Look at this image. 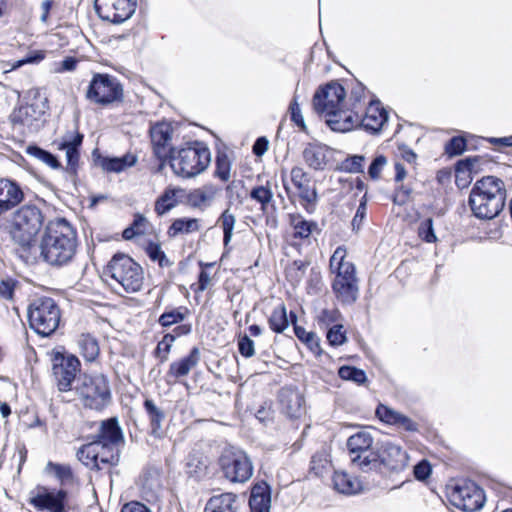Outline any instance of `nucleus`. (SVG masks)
I'll return each mask as SVG.
<instances>
[{
  "label": "nucleus",
  "mask_w": 512,
  "mask_h": 512,
  "mask_svg": "<svg viewBox=\"0 0 512 512\" xmlns=\"http://www.w3.org/2000/svg\"><path fill=\"white\" fill-rule=\"evenodd\" d=\"M374 438L368 431H358L347 439V450L350 461L364 473H368L371 460L374 457L376 446H373Z\"/></svg>",
  "instance_id": "ddd939ff"
},
{
  "label": "nucleus",
  "mask_w": 512,
  "mask_h": 512,
  "mask_svg": "<svg viewBox=\"0 0 512 512\" xmlns=\"http://www.w3.org/2000/svg\"><path fill=\"white\" fill-rule=\"evenodd\" d=\"M23 199V192L12 181L0 180V215L9 211Z\"/></svg>",
  "instance_id": "4be33fe9"
},
{
  "label": "nucleus",
  "mask_w": 512,
  "mask_h": 512,
  "mask_svg": "<svg viewBox=\"0 0 512 512\" xmlns=\"http://www.w3.org/2000/svg\"><path fill=\"white\" fill-rule=\"evenodd\" d=\"M249 505L251 512H270V492L266 483L253 486Z\"/></svg>",
  "instance_id": "7c9ffc66"
},
{
  "label": "nucleus",
  "mask_w": 512,
  "mask_h": 512,
  "mask_svg": "<svg viewBox=\"0 0 512 512\" xmlns=\"http://www.w3.org/2000/svg\"><path fill=\"white\" fill-rule=\"evenodd\" d=\"M238 350L246 358L252 357L255 353L254 342L247 336H240L238 339Z\"/></svg>",
  "instance_id": "774afa93"
},
{
  "label": "nucleus",
  "mask_w": 512,
  "mask_h": 512,
  "mask_svg": "<svg viewBox=\"0 0 512 512\" xmlns=\"http://www.w3.org/2000/svg\"><path fill=\"white\" fill-rule=\"evenodd\" d=\"M431 474L432 466L427 459H421L413 467V476L417 481L424 482L431 476Z\"/></svg>",
  "instance_id": "13d9d810"
},
{
  "label": "nucleus",
  "mask_w": 512,
  "mask_h": 512,
  "mask_svg": "<svg viewBox=\"0 0 512 512\" xmlns=\"http://www.w3.org/2000/svg\"><path fill=\"white\" fill-rule=\"evenodd\" d=\"M331 467L332 460L330 447L323 445L312 455L309 472L314 474L316 477H322L330 471Z\"/></svg>",
  "instance_id": "2f4dec72"
},
{
  "label": "nucleus",
  "mask_w": 512,
  "mask_h": 512,
  "mask_svg": "<svg viewBox=\"0 0 512 512\" xmlns=\"http://www.w3.org/2000/svg\"><path fill=\"white\" fill-rule=\"evenodd\" d=\"M43 101H36L29 105H20L9 115V122L13 126L39 127L45 114Z\"/></svg>",
  "instance_id": "6ab92c4d"
},
{
  "label": "nucleus",
  "mask_w": 512,
  "mask_h": 512,
  "mask_svg": "<svg viewBox=\"0 0 512 512\" xmlns=\"http://www.w3.org/2000/svg\"><path fill=\"white\" fill-rule=\"evenodd\" d=\"M331 149L322 143H309L303 151L306 163L315 170H323L326 166L327 155Z\"/></svg>",
  "instance_id": "a878e982"
},
{
  "label": "nucleus",
  "mask_w": 512,
  "mask_h": 512,
  "mask_svg": "<svg viewBox=\"0 0 512 512\" xmlns=\"http://www.w3.org/2000/svg\"><path fill=\"white\" fill-rule=\"evenodd\" d=\"M386 163V156H384L383 154L376 155L368 167V174L370 178L373 180L379 179L380 173L383 167L386 165Z\"/></svg>",
  "instance_id": "052dcab7"
},
{
  "label": "nucleus",
  "mask_w": 512,
  "mask_h": 512,
  "mask_svg": "<svg viewBox=\"0 0 512 512\" xmlns=\"http://www.w3.org/2000/svg\"><path fill=\"white\" fill-rule=\"evenodd\" d=\"M116 445L103 441H92L83 445L77 452V458L90 469H102L118 461Z\"/></svg>",
  "instance_id": "f8f14e48"
},
{
  "label": "nucleus",
  "mask_w": 512,
  "mask_h": 512,
  "mask_svg": "<svg viewBox=\"0 0 512 512\" xmlns=\"http://www.w3.org/2000/svg\"><path fill=\"white\" fill-rule=\"evenodd\" d=\"M327 341L331 346L338 347L347 341L346 332L343 330L342 324H334L330 327L326 334Z\"/></svg>",
  "instance_id": "6e6d98bb"
},
{
  "label": "nucleus",
  "mask_w": 512,
  "mask_h": 512,
  "mask_svg": "<svg viewBox=\"0 0 512 512\" xmlns=\"http://www.w3.org/2000/svg\"><path fill=\"white\" fill-rule=\"evenodd\" d=\"M136 162L137 156L132 153H127L122 157L104 158L101 161V166L107 172L120 173L134 166Z\"/></svg>",
  "instance_id": "e433bc0d"
},
{
  "label": "nucleus",
  "mask_w": 512,
  "mask_h": 512,
  "mask_svg": "<svg viewBox=\"0 0 512 512\" xmlns=\"http://www.w3.org/2000/svg\"><path fill=\"white\" fill-rule=\"evenodd\" d=\"M322 281L321 274L315 268H310V273L307 279L306 290L308 294H317L321 290Z\"/></svg>",
  "instance_id": "680f3d73"
},
{
  "label": "nucleus",
  "mask_w": 512,
  "mask_h": 512,
  "mask_svg": "<svg viewBox=\"0 0 512 512\" xmlns=\"http://www.w3.org/2000/svg\"><path fill=\"white\" fill-rule=\"evenodd\" d=\"M77 246V233L64 218L50 220L44 229L39 243L41 258L53 266L70 262Z\"/></svg>",
  "instance_id": "f257e3e1"
},
{
  "label": "nucleus",
  "mask_w": 512,
  "mask_h": 512,
  "mask_svg": "<svg viewBox=\"0 0 512 512\" xmlns=\"http://www.w3.org/2000/svg\"><path fill=\"white\" fill-rule=\"evenodd\" d=\"M340 257L338 268H337V274L335 278H345L348 281H356V275H355V266L354 264L350 262H345L343 260L344 255L343 251H341V248H337V250L334 252L333 256L331 257V266H333L334 261L337 259V257Z\"/></svg>",
  "instance_id": "58836bf2"
},
{
  "label": "nucleus",
  "mask_w": 512,
  "mask_h": 512,
  "mask_svg": "<svg viewBox=\"0 0 512 512\" xmlns=\"http://www.w3.org/2000/svg\"><path fill=\"white\" fill-rule=\"evenodd\" d=\"M44 221L41 210L34 205H24L16 210L9 221V234L12 241L23 250L35 245V238Z\"/></svg>",
  "instance_id": "423d86ee"
},
{
  "label": "nucleus",
  "mask_w": 512,
  "mask_h": 512,
  "mask_svg": "<svg viewBox=\"0 0 512 512\" xmlns=\"http://www.w3.org/2000/svg\"><path fill=\"white\" fill-rule=\"evenodd\" d=\"M75 390L84 406L94 410L106 407L111 398L109 382L102 374L79 377Z\"/></svg>",
  "instance_id": "1a4fd4ad"
},
{
  "label": "nucleus",
  "mask_w": 512,
  "mask_h": 512,
  "mask_svg": "<svg viewBox=\"0 0 512 512\" xmlns=\"http://www.w3.org/2000/svg\"><path fill=\"white\" fill-rule=\"evenodd\" d=\"M236 501L233 493L215 495L207 502L204 512H237Z\"/></svg>",
  "instance_id": "72a5a7b5"
},
{
  "label": "nucleus",
  "mask_w": 512,
  "mask_h": 512,
  "mask_svg": "<svg viewBox=\"0 0 512 512\" xmlns=\"http://www.w3.org/2000/svg\"><path fill=\"white\" fill-rule=\"evenodd\" d=\"M106 282L116 291L122 289L127 293L138 292L143 285L142 267L130 256L115 254L104 270Z\"/></svg>",
  "instance_id": "20e7f679"
},
{
  "label": "nucleus",
  "mask_w": 512,
  "mask_h": 512,
  "mask_svg": "<svg viewBox=\"0 0 512 512\" xmlns=\"http://www.w3.org/2000/svg\"><path fill=\"white\" fill-rule=\"evenodd\" d=\"M290 325L293 326L295 336L307 346V348L316 356L322 354L320 346V339L312 331H306L303 327L297 324V315L290 310Z\"/></svg>",
  "instance_id": "c85d7f7f"
},
{
  "label": "nucleus",
  "mask_w": 512,
  "mask_h": 512,
  "mask_svg": "<svg viewBox=\"0 0 512 512\" xmlns=\"http://www.w3.org/2000/svg\"><path fill=\"white\" fill-rule=\"evenodd\" d=\"M45 471L48 474H53L62 484L72 479V471L68 465L48 462Z\"/></svg>",
  "instance_id": "de8ad7c7"
},
{
  "label": "nucleus",
  "mask_w": 512,
  "mask_h": 512,
  "mask_svg": "<svg viewBox=\"0 0 512 512\" xmlns=\"http://www.w3.org/2000/svg\"><path fill=\"white\" fill-rule=\"evenodd\" d=\"M480 140L479 137L472 134H462L451 137L444 146V152L449 158L462 155L470 147H474L472 141Z\"/></svg>",
  "instance_id": "c756f323"
},
{
  "label": "nucleus",
  "mask_w": 512,
  "mask_h": 512,
  "mask_svg": "<svg viewBox=\"0 0 512 512\" xmlns=\"http://www.w3.org/2000/svg\"><path fill=\"white\" fill-rule=\"evenodd\" d=\"M219 465L224 476L234 483H244L253 474L251 460L244 451L235 447H228L222 451Z\"/></svg>",
  "instance_id": "9d476101"
},
{
  "label": "nucleus",
  "mask_w": 512,
  "mask_h": 512,
  "mask_svg": "<svg viewBox=\"0 0 512 512\" xmlns=\"http://www.w3.org/2000/svg\"><path fill=\"white\" fill-rule=\"evenodd\" d=\"M200 230L199 219L197 218H177L175 219L168 229V234L171 237H176L180 234H190Z\"/></svg>",
  "instance_id": "4c0bfd02"
},
{
  "label": "nucleus",
  "mask_w": 512,
  "mask_h": 512,
  "mask_svg": "<svg viewBox=\"0 0 512 512\" xmlns=\"http://www.w3.org/2000/svg\"><path fill=\"white\" fill-rule=\"evenodd\" d=\"M270 328L277 333L283 332L288 325V318L284 304L276 308L269 317Z\"/></svg>",
  "instance_id": "a18cd8bd"
},
{
  "label": "nucleus",
  "mask_w": 512,
  "mask_h": 512,
  "mask_svg": "<svg viewBox=\"0 0 512 512\" xmlns=\"http://www.w3.org/2000/svg\"><path fill=\"white\" fill-rule=\"evenodd\" d=\"M211 163L209 147L200 141L185 143L171 154V167L183 178H193L207 170Z\"/></svg>",
  "instance_id": "39448f33"
},
{
  "label": "nucleus",
  "mask_w": 512,
  "mask_h": 512,
  "mask_svg": "<svg viewBox=\"0 0 512 512\" xmlns=\"http://www.w3.org/2000/svg\"><path fill=\"white\" fill-rule=\"evenodd\" d=\"M388 120V112L379 101H371L359 128H382Z\"/></svg>",
  "instance_id": "bb28decb"
},
{
  "label": "nucleus",
  "mask_w": 512,
  "mask_h": 512,
  "mask_svg": "<svg viewBox=\"0 0 512 512\" xmlns=\"http://www.w3.org/2000/svg\"><path fill=\"white\" fill-rule=\"evenodd\" d=\"M290 180L296 188V195L301 206L309 214L314 213L318 202V193L310 175L300 167H294L290 171Z\"/></svg>",
  "instance_id": "f3484780"
},
{
  "label": "nucleus",
  "mask_w": 512,
  "mask_h": 512,
  "mask_svg": "<svg viewBox=\"0 0 512 512\" xmlns=\"http://www.w3.org/2000/svg\"><path fill=\"white\" fill-rule=\"evenodd\" d=\"M80 370V362L73 355L56 354L53 358L52 372L60 392L72 390V384Z\"/></svg>",
  "instance_id": "2eb2a0df"
},
{
  "label": "nucleus",
  "mask_w": 512,
  "mask_h": 512,
  "mask_svg": "<svg viewBox=\"0 0 512 512\" xmlns=\"http://www.w3.org/2000/svg\"><path fill=\"white\" fill-rule=\"evenodd\" d=\"M340 316L338 309H323L318 315V322L320 325L330 326L337 322Z\"/></svg>",
  "instance_id": "69168bd1"
},
{
  "label": "nucleus",
  "mask_w": 512,
  "mask_h": 512,
  "mask_svg": "<svg viewBox=\"0 0 512 512\" xmlns=\"http://www.w3.org/2000/svg\"><path fill=\"white\" fill-rule=\"evenodd\" d=\"M67 493L64 490L37 486L29 494V503L38 511L64 512Z\"/></svg>",
  "instance_id": "dca6fc26"
},
{
  "label": "nucleus",
  "mask_w": 512,
  "mask_h": 512,
  "mask_svg": "<svg viewBox=\"0 0 512 512\" xmlns=\"http://www.w3.org/2000/svg\"><path fill=\"white\" fill-rule=\"evenodd\" d=\"M81 355L89 362L94 361L99 355V346L96 339L90 335H82L79 339Z\"/></svg>",
  "instance_id": "79ce46f5"
},
{
  "label": "nucleus",
  "mask_w": 512,
  "mask_h": 512,
  "mask_svg": "<svg viewBox=\"0 0 512 512\" xmlns=\"http://www.w3.org/2000/svg\"><path fill=\"white\" fill-rule=\"evenodd\" d=\"M172 131L173 130H150L153 149L159 158L166 157L169 153L173 154L175 150L172 148Z\"/></svg>",
  "instance_id": "473e14b6"
},
{
  "label": "nucleus",
  "mask_w": 512,
  "mask_h": 512,
  "mask_svg": "<svg viewBox=\"0 0 512 512\" xmlns=\"http://www.w3.org/2000/svg\"><path fill=\"white\" fill-rule=\"evenodd\" d=\"M218 222L223 230V244L227 247L233 236L236 218L229 210H225L219 217Z\"/></svg>",
  "instance_id": "c03bdc74"
},
{
  "label": "nucleus",
  "mask_w": 512,
  "mask_h": 512,
  "mask_svg": "<svg viewBox=\"0 0 512 512\" xmlns=\"http://www.w3.org/2000/svg\"><path fill=\"white\" fill-rule=\"evenodd\" d=\"M187 314V309L180 307L167 312H164L159 317V324L163 327H169L171 325L182 322Z\"/></svg>",
  "instance_id": "09e8293b"
},
{
  "label": "nucleus",
  "mask_w": 512,
  "mask_h": 512,
  "mask_svg": "<svg viewBox=\"0 0 512 512\" xmlns=\"http://www.w3.org/2000/svg\"><path fill=\"white\" fill-rule=\"evenodd\" d=\"M332 290L336 298L343 305H352L358 299V286L356 281H348L345 278H334Z\"/></svg>",
  "instance_id": "b1692460"
},
{
  "label": "nucleus",
  "mask_w": 512,
  "mask_h": 512,
  "mask_svg": "<svg viewBox=\"0 0 512 512\" xmlns=\"http://www.w3.org/2000/svg\"><path fill=\"white\" fill-rule=\"evenodd\" d=\"M146 253L149 258L157 262L160 267H169L172 262L167 258L165 252L162 250L160 244L150 242L146 247Z\"/></svg>",
  "instance_id": "3c124183"
},
{
  "label": "nucleus",
  "mask_w": 512,
  "mask_h": 512,
  "mask_svg": "<svg viewBox=\"0 0 512 512\" xmlns=\"http://www.w3.org/2000/svg\"><path fill=\"white\" fill-rule=\"evenodd\" d=\"M290 225H293V238H308L313 229L316 227V223L314 221L301 220L294 224V216L290 214Z\"/></svg>",
  "instance_id": "8fccbe9b"
},
{
  "label": "nucleus",
  "mask_w": 512,
  "mask_h": 512,
  "mask_svg": "<svg viewBox=\"0 0 512 512\" xmlns=\"http://www.w3.org/2000/svg\"><path fill=\"white\" fill-rule=\"evenodd\" d=\"M364 160L363 155H350L341 162L339 170L347 173H362Z\"/></svg>",
  "instance_id": "603ef678"
},
{
  "label": "nucleus",
  "mask_w": 512,
  "mask_h": 512,
  "mask_svg": "<svg viewBox=\"0 0 512 512\" xmlns=\"http://www.w3.org/2000/svg\"><path fill=\"white\" fill-rule=\"evenodd\" d=\"M95 9L103 20L120 24L133 15L136 0H95Z\"/></svg>",
  "instance_id": "a211bd4d"
},
{
  "label": "nucleus",
  "mask_w": 512,
  "mask_h": 512,
  "mask_svg": "<svg viewBox=\"0 0 512 512\" xmlns=\"http://www.w3.org/2000/svg\"><path fill=\"white\" fill-rule=\"evenodd\" d=\"M375 413L378 419L385 424L395 426L406 432H417L419 430V425L414 420L387 405L379 404Z\"/></svg>",
  "instance_id": "aec40b11"
},
{
  "label": "nucleus",
  "mask_w": 512,
  "mask_h": 512,
  "mask_svg": "<svg viewBox=\"0 0 512 512\" xmlns=\"http://www.w3.org/2000/svg\"><path fill=\"white\" fill-rule=\"evenodd\" d=\"M418 235L426 243H434L437 241V236L434 231L433 219L431 217L424 219L419 224Z\"/></svg>",
  "instance_id": "4d7b16f0"
},
{
  "label": "nucleus",
  "mask_w": 512,
  "mask_h": 512,
  "mask_svg": "<svg viewBox=\"0 0 512 512\" xmlns=\"http://www.w3.org/2000/svg\"><path fill=\"white\" fill-rule=\"evenodd\" d=\"M183 193V189L176 187H168L162 193V195L155 202V212L157 215L162 216L177 204L180 195Z\"/></svg>",
  "instance_id": "f704fd0d"
},
{
  "label": "nucleus",
  "mask_w": 512,
  "mask_h": 512,
  "mask_svg": "<svg viewBox=\"0 0 512 512\" xmlns=\"http://www.w3.org/2000/svg\"><path fill=\"white\" fill-rule=\"evenodd\" d=\"M411 193L412 189L410 187L399 185L395 188L391 200L395 205L403 206L409 201Z\"/></svg>",
  "instance_id": "e2e57ef3"
},
{
  "label": "nucleus",
  "mask_w": 512,
  "mask_h": 512,
  "mask_svg": "<svg viewBox=\"0 0 512 512\" xmlns=\"http://www.w3.org/2000/svg\"><path fill=\"white\" fill-rule=\"evenodd\" d=\"M122 439V432L116 419L111 418L101 423L98 439L96 441L117 445Z\"/></svg>",
  "instance_id": "c9c22d12"
},
{
  "label": "nucleus",
  "mask_w": 512,
  "mask_h": 512,
  "mask_svg": "<svg viewBox=\"0 0 512 512\" xmlns=\"http://www.w3.org/2000/svg\"><path fill=\"white\" fill-rule=\"evenodd\" d=\"M144 408L148 414L153 431L160 429L165 417L163 411L150 399L145 400Z\"/></svg>",
  "instance_id": "49530a36"
},
{
  "label": "nucleus",
  "mask_w": 512,
  "mask_h": 512,
  "mask_svg": "<svg viewBox=\"0 0 512 512\" xmlns=\"http://www.w3.org/2000/svg\"><path fill=\"white\" fill-rule=\"evenodd\" d=\"M83 135L74 132L71 135H67L63 138V140L59 143V149L64 150L67 158V171L69 173H75L78 161H79V152L78 148L82 144Z\"/></svg>",
  "instance_id": "5701e85b"
},
{
  "label": "nucleus",
  "mask_w": 512,
  "mask_h": 512,
  "mask_svg": "<svg viewBox=\"0 0 512 512\" xmlns=\"http://www.w3.org/2000/svg\"><path fill=\"white\" fill-rule=\"evenodd\" d=\"M345 98L344 87L336 81H331L315 92L313 106L328 126L342 123V128H353L354 124L358 123L359 116L345 109Z\"/></svg>",
  "instance_id": "7ed1b4c3"
},
{
  "label": "nucleus",
  "mask_w": 512,
  "mask_h": 512,
  "mask_svg": "<svg viewBox=\"0 0 512 512\" xmlns=\"http://www.w3.org/2000/svg\"><path fill=\"white\" fill-rule=\"evenodd\" d=\"M87 98L97 104H110L122 98L123 89L119 81L107 74H95L87 90Z\"/></svg>",
  "instance_id": "4468645a"
},
{
  "label": "nucleus",
  "mask_w": 512,
  "mask_h": 512,
  "mask_svg": "<svg viewBox=\"0 0 512 512\" xmlns=\"http://www.w3.org/2000/svg\"><path fill=\"white\" fill-rule=\"evenodd\" d=\"M310 262L306 260H295L290 265V284L297 286L306 274V270L309 268Z\"/></svg>",
  "instance_id": "864d4df0"
},
{
  "label": "nucleus",
  "mask_w": 512,
  "mask_h": 512,
  "mask_svg": "<svg viewBox=\"0 0 512 512\" xmlns=\"http://www.w3.org/2000/svg\"><path fill=\"white\" fill-rule=\"evenodd\" d=\"M200 361V350L194 347L188 356L170 364L168 376L175 379L187 376Z\"/></svg>",
  "instance_id": "cd10ccee"
},
{
  "label": "nucleus",
  "mask_w": 512,
  "mask_h": 512,
  "mask_svg": "<svg viewBox=\"0 0 512 512\" xmlns=\"http://www.w3.org/2000/svg\"><path fill=\"white\" fill-rule=\"evenodd\" d=\"M478 161L477 157L468 156L462 159H459L455 163V173H464V176L471 175V172L474 168L475 163Z\"/></svg>",
  "instance_id": "0e129e2a"
},
{
  "label": "nucleus",
  "mask_w": 512,
  "mask_h": 512,
  "mask_svg": "<svg viewBox=\"0 0 512 512\" xmlns=\"http://www.w3.org/2000/svg\"><path fill=\"white\" fill-rule=\"evenodd\" d=\"M219 188L211 183L191 190L187 194V203L195 209L204 210L211 206L219 193Z\"/></svg>",
  "instance_id": "412c9836"
},
{
  "label": "nucleus",
  "mask_w": 512,
  "mask_h": 512,
  "mask_svg": "<svg viewBox=\"0 0 512 512\" xmlns=\"http://www.w3.org/2000/svg\"><path fill=\"white\" fill-rule=\"evenodd\" d=\"M506 198L504 181L499 177L487 175L474 183L468 204L476 218L491 220L503 211Z\"/></svg>",
  "instance_id": "f03ea898"
},
{
  "label": "nucleus",
  "mask_w": 512,
  "mask_h": 512,
  "mask_svg": "<svg viewBox=\"0 0 512 512\" xmlns=\"http://www.w3.org/2000/svg\"><path fill=\"white\" fill-rule=\"evenodd\" d=\"M338 375L342 380L351 381L357 385H364L367 381L366 372L352 365H343L338 369Z\"/></svg>",
  "instance_id": "a19ab883"
},
{
  "label": "nucleus",
  "mask_w": 512,
  "mask_h": 512,
  "mask_svg": "<svg viewBox=\"0 0 512 512\" xmlns=\"http://www.w3.org/2000/svg\"><path fill=\"white\" fill-rule=\"evenodd\" d=\"M332 482L334 489L344 495H355L363 489L361 481L345 471H334Z\"/></svg>",
  "instance_id": "393cba45"
},
{
  "label": "nucleus",
  "mask_w": 512,
  "mask_h": 512,
  "mask_svg": "<svg viewBox=\"0 0 512 512\" xmlns=\"http://www.w3.org/2000/svg\"><path fill=\"white\" fill-rule=\"evenodd\" d=\"M175 341V337L171 334H166L163 336L162 340L158 343L156 348L157 356L160 358L161 362H165L168 359V354L170 353L171 347Z\"/></svg>",
  "instance_id": "bf43d9fd"
},
{
  "label": "nucleus",
  "mask_w": 512,
  "mask_h": 512,
  "mask_svg": "<svg viewBox=\"0 0 512 512\" xmlns=\"http://www.w3.org/2000/svg\"><path fill=\"white\" fill-rule=\"evenodd\" d=\"M26 153L42 163L46 164L52 169H59L61 167L57 158L52 155L50 152L43 150L37 146L29 145L26 148Z\"/></svg>",
  "instance_id": "37998d69"
},
{
  "label": "nucleus",
  "mask_w": 512,
  "mask_h": 512,
  "mask_svg": "<svg viewBox=\"0 0 512 512\" xmlns=\"http://www.w3.org/2000/svg\"><path fill=\"white\" fill-rule=\"evenodd\" d=\"M214 176L222 182H228L232 176V161L230 157L223 152H219L215 159Z\"/></svg>",
  "instance_id": "ea45409f"
},
{
  "label": "nucleus",
  "mask_w": 512,
  "mask_h": 512,
  "mask_svg": "<svg viewBox=\"0 0 512 512\" xmlns=\"http://www.w3.org/2000/svg\"><path fill=\"white\" fill-rule=\"evenodd\" d=\"M27 315L31 329L42 336L54 333L61 319L58 305L49 297L34 299L28 307Z\"/></svg>",
  "instance_id": "6e6552de"
},
{
  "label": "nucleus",
  "mask_w": 512,
  "mask_h": 512,
  "mask_svg": "<svg viewBox=\"0 0 512 512\" xmlns=\"http://www.w3.org/2000/svg\"><path fill=\"white\" fill-rule=\"evenodd\" d=\"M493 146V150L499 153H507L512 149V134L502 137H479Z\"/></svg>",
  "instance_id": "5fc2aeb1"
},
{
  "label": "nucleus",
  "mask_w": 512,
  "mask_h": 512,
  "mask_svg": "<svg viewBox=\"0 0 512 512\" xmlns=\"http://www.w3.org/2000/svg\"><path fill=\"white\" fill-rule=\"evenodd\" d=\"M449 499L456 508L465 512H475L483 507L485 493L475 482L463 480L451 488Z\"/></svg>",
  "instance_id": "9b49d317"
},
{
  "label": "nucleus",
  "mask_w": 512,
  "mask_h": 512,
  "mask_svg": "<svg viewBox=\"0 0 512 512\" xmlns=\"http://www.w3.org/2000/svg\"><path fill=\"white\" fill-rule=\"evenodd\" d=\"M408 463L409 455L401 445L391 441H382L376 444L375 454L368 472H376L384 477H393L405 471Z\"/></svg>",
  "instance_id": "0eeeda50"
},
{
  "label": "nucleus",
  "mask_w": 512,
  "mask_h": 512,
  "mask_svg": "<svg viewBox=\"0 0 512 512\" xmlns=\"http://www.w3.org/2000/svg\"><path fill=\"white\" fill-rule=\"evenodd\" d=\"M142 488L145 493L156 494L161 488L158 474L155 472L146 476L142 482Z\"/></svg>",
  "instance_id": "338daca9"
}]
</instances>
